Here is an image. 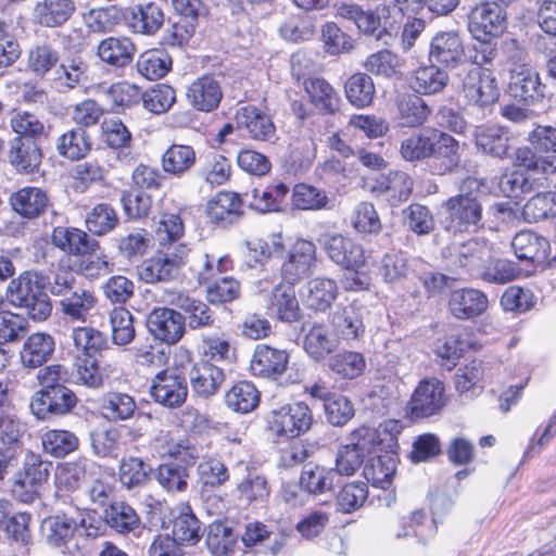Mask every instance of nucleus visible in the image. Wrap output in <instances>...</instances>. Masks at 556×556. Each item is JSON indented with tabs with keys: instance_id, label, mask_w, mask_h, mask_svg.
I'll use <instances>...</instances> for the list:
<instances>
[{
	"instance_id": "f257e3e1",
	"label": "nucleus",
	"mask_w": 556,
	"mask_h": 556,
	"mask_svg": "<svg viewBox=\"0 0 556 556\" xmlns=\"http://www.w3.org/2000/svg\"><path fill=\"white\" fill-rule=\"evenodd\" d=\"M482 187V180L466 177L459 185V193L444 201L446 230L463 233L482 228V204L478 198Z\"/></svg>"
},
{
	"instance_id": "f03ea898",
	"label": "nucleus",
	"mask_w": 556,
	"mask_h": 556,
	"mask_svg": "<svg viewBox=\"0 0 556 556\" xmlns=\"http://www.w3.org/2000/svg\"><path fill=\"white\" fill-rule=\"evenodd\" d=\"M47 276L40 271L26 270L13 278L7 287V301L21 308L35 321L46 320L52 312V303L46 293Z\"/></svg>"
},
{
	"instance_id": "7ed1b4c3",
	"label": "nucleus",
	"mask_w": 556,
	"mask_h": 556,
	"mask_svg": "<svg viewBox=\"0 0 556 556\" xmlns=\"http://www.w3.org/2000/svg\"><path fill=\"white\" fill-rule=\"evenodd\" d=\"M186 367H169L160 370L151 381L150 396L159 405L175 409L181 407L188 397Z\"/></svg>"
},
{
	"instance_id": "20e7f679",
	"label": "nucleus",
	"mask_w": 556,
	"mask_h": 556,
	"mask_svg": "<svg viewBox=\"0 0 556 556\" xmlns=\"http://www.w3.org/2000/svg\"><path fill=\"white\" fill-rule=\"evenodd\" d=\"M313 413L304 402L286 404L270 413L268 428L281 439H294L306 433L313 424Z\"/></svg>"
},
{
	"instance_id": "39448f33",
	"label": "nucleus",
	"mask_w": 556,
	"mask_h": 556,
	"mask_svg": "<svg viewBox=\"0 0 556 556\" xmlns=\"http://www.w3.org/2000/svg\"><path fill=\"white\" fill-rule=\"evenodd\" d=\"M509 96L526 105H536L545 98L546 86L542 84L539 72L531 65L521 63L509 68Z\"/></svg>"
},
{
	"instance_id": "423d86ee",
	"label": "nucleus",
	"mask_w": 556,
	"mask_h": 556,
	"mask_svg": "<svg viewBox=\"0 0 556 556\" xmlns=\"http://www.w3.org/2000/svg\"><path fill=\"white\" fill-rule=\"evenodd\" d=\"M467 27L472 38H498L507 27V12L497 2L482 1L471 8Z\"/></svg>"
},
{
	"instance_id": "0eeeda50",
	"label": "nucleus",
	"mask_w": 556,
	"mask_h": 556,
	"mask_svg": "<svg viewBox=\"0 0 556 556\" xmlns=\"http://www.w3.org/2000/svg\"><path fill=\"white\" fill-rule=\"evenodd\" d=\"M464 97L472 105L488 108L500 97L497 79L489 67L469 68L462 81Z\"/></svg>"
},
{
	"instance_id": "6e6552de",
	"label": "nucleus",
	"mask_w": 556,
	"mask_h": 556,
	"mask_svg": "<svg viewBox=\"0 0 556 556\" xmlns=\"http://www.w3.org/2000/svg\"><path fill=\"white\" fill-rule=\"evenodd\" d=\"M446 404L445 388L437 378L422 379L408 402L413 418H428L439 414Z\"/></svg>"
},
{
	"instance_id": "1a4fd4ad",
	"label": "nucleus",
	"mask_w": 556,
	"mask_h": 556,
	"mask_svg": "<svg viewBox=\"0 0 556 556\" xmlns=\"http://www.w3.org/2000/svg\"><path fill=\"white\" fill-rule=\"evenodd\" d=\"M290 354L285 349L258 343L250 359V371L254 377L277 381L287 371Z\"/></svg>"
},
{
	"instance_id": "9d476101",
	"label": "nucleus",
	"mask_w": 556,
	"mask_h": 556,
	"mask_svg": "<svg viewBox=\"0 0 556 556\" xmlns=\"http://www.w3.org/2000/svg\"><path fill=\"white\" fill-rule=\"evenodd\" d=\"M77 402L76 394L66 386L56 387L36 392L30 402V410L38 419L46 420L71 413Z\"/></svg>"
},
{
	"instance_id": "9b49d317",
	"label": "nucleus",
	"mask_w": 556,
	"mask_h": 556,
	"mask_svg": "<svg viewBox=\"0 0 556 556\" xmlns=\"http://www.w3.org/2000/svg\"><path fill=\"white\" fill-rule=\"evenodd\" d=\"M323 250L337 265L348 270H359L365 265L362 244L339 233L325 235L319 240Z\"/></svg>"
},
{
	"instance_id": "f8f14e48",
	"label": "nucleus",
	"mask_w": 556,
	"mask_h": 556,
	"mask_svg": "<svg viewBox=\"0 0 556 556\" xmlns=\"http://www.w3.org/2000/svg\"><path fill=\"white\" fill-rule=\"evenodd\" d=\"M151 336L163 343L176 344L186 331L184 315L173 308L156 307L147 318Z\"/></svg>"
},
{
	"instance_id": "ddd939ff",
	"label": "nucleus",
	"mask_w": 556,
	"mask_h": 556,
	"mask_svg": "<svg viewBox=\"0 0 556 556\" xmlns=\"http://www.w3.org/2000/svg\"><path fill=\"white\" fill-rule=\"evenodd\" d=\"M490 256L491 247L488 241L475 238L451 245L446 258L451 266L471 273L480 269Z\"/></svg>"
},
{
	"instance_id": "4468645a",
	"label": "nucleus",
	"mask_w": 556,
	"mask_h": 556,
	"mask_svg": "<svg viewBox=\"0 0 556 556\" xmlns=\"http://www.w3.org/2000/svg\"><path fill=\"white\" fill-rule=\"evenodd\" d=\"M465 54V47L456 31H440L435 34L429 47L428 59L443 68L457 67Z\"/></svg>"
},
{
	"instance_id": "2eb2a0df",
	"label": "nucleus",
	"mask_w": 556,
	"mask_h": 556,
	"mask_svg": "<svg viewBox=\"0 0 556 556\" xmlns=\"http://www.w3.org/2000/svg\"><path fill=\"white\" fill-rule=\"evenodd\" d=\"M316 247L312 241L298 240L290 249L281 274L285 281L299 282L316 266Z\"/></svg>"
},
{
	"instance_id": "dca6fc26",
	"label": "nucleus",
	"mask_w": 556,
	"mask_h": 556,
	"mask_svg": "<svg viewBox=\"0 0 556 556\" xmlns=\"http://www.w3.org/2000/svg\"><path fill=\"white\" fill-rule=\"evenodd\" d=\"M186 372L192 392L204 399L217 393L225 381L224 368L210 361L197 362Z\"/></svg>"
},
{
	"instance_id": "f3484780",
	"label": "nucleus",
	"mask_w": 556,
	"mask_h": 556,
	"mask_svg": "<svg viewBox=\"0 0 556 556\" xmlns=\"http://www.w3.org/2000/svg\"><path fill=\"white\" fill-rule=\"evenodd\" d=\"M186 99L199 112H213L223 99L222 86L213 75H202L187 87Z\"/></svg>"
},
{
	"instance_id": "a211bd4d",
	"label": "nucleus",
	"mask_w": 556,
	"mask_h": 556,
	"mask_svg": "<svg viewBox=\"0 0 556 556\" xmlns=\"http://www.w3.org/2000/svg\"><path fill=\"white\" fill-rule=\"evenodd\" d=\"M236 127L257 141H269L276 135L271 117L255 105L240 108L235 116Z\"/></svg>"
},
{
	"instance_id": "6ab92c4d",
	"label": "nucleus",
	"mask_w": 556,
	"mask_h": 556,
	"mask_svg": "<svg viewBox=\"0 0 556 556\" xmlns=\"http://www.w3.org/2000/svg\"><path fill=\"white\" fill-rule=\"evenodd\" d=\"M433 154H431V170L435 175L454 172L460 164L459 142L450 134L433 130Z\"/></svg>"
},
{
	"instance_id": "aec40b11",
	"label": "nucleus",
	"mask_w": 556,
	"mask_h": 556,
	"mask_svg": "<svg viewBox=\"0 0 556 556\" xmlns=\"http://www.w3.org/2000/svg\"><path fill=\"white\" fill-rule=\"evenodd\" d=\"M477 149L489 156L504 160L509 156L511 135L508 128L500 125L478 126L473 134Z\"/></svg>"
},
{
	"instance_id": "412c9836",
	"label": "nucleus",
	"mask_w": 556,
	"mask_h": 556,
	"mask_svg": "<svg viewBox=\"0 0 556 556\" xmlns=\"http://www.w3.org/2000/svg\"><path fill=\"white\" fill-rule=\"evenodd\" d=\"M488 306L489 300L485 293L473 288L454 290L448 299V309L459 320L481 316Z\"/></svg>"
},
{
	"instance_id": "4be33fe9",
	"label": "nucleus",
	"mask_w": 556,
	"mask_h": 556,
	"mask_svg": "<svg viewBox=\"0 0 556 556\" xmlns=\"http://www.w3.org/2000/svg\"><path fill=\"white\" fill-rule=\"evenodd\" d=\"M77 522L66 515H53L41 522V534L45 542L62 554L70 553V544L74 540Z\"/></svg>"
},
{
	"instance_id": "5701e85b",
	"label": "nucleus",
	"mask_w": 556,
	"mask_h": 556,
	"mask_svg": "<svg viewBox=\"0 0 556 556\" xmlns=\"http://www.w3.org/2000/svg\"><path fill=\"white\" fill-rule=\"evenodd\" d=\"M172 304L184 312L185 323L190 329L201 330L215 326L216 315L208 302L179 292L172 300Z\"/></svg>"
},
{
	"instance_id": "b1692460",
	"label": "nucleus",
	"mask_w": 556,
	"mask_h": 556,
	"mask_svg": "<svg viewBox=\"0 0 556 556\" xmlns=\"http://www.w3.org/2000/svg\"><path fill=\"white\" fill-rule=\"evenodd\" d=\"M242 205L243 200L238 193L222 191L207 202L205 212L213 224L227 227L240 220Z\"/></svg>"
},
{
	"instance_id": "393cba45",
	"label": "nucleus",
	"mask_w": 556,
	"mask_h": 556,
	"mask_svg": "<svg viewBox=\"0 0 556 556\" xmlns=\"http://www.w3.org/2000/svg\"><path fill=\"white\" fill-rule=\"evenodd\" d=\"M296 282L285 281L277 285L269 296V314L282 323L292 324L301 318V308L295 295Z\"/></svg>"
},
{
	"instance_id": "a878e982",
	"label": "nucleus",
	"mask_w": 556,
	"mask_h": 556,
	"mask_svg": "<svg viewBox=\"0 0 556 556\" xmlns=\"http://www.w3.org/2000/svg\"><path fill=\"white\" fill-rule=\"evenodd\" d=\"M94 467V463L86 457L60 464L55 472L56 489L66 493L79 490L92 477Z\"/></svg>"
},
{
	"instance_id": "bb28decb",
	"label": "nucleus",
	"mask_w": 556,
	"mask_h": 556,
	"mask_svg": "<svg viewBox=\"0 0 556 556\" xmlns=\"http://www.w3.org/2000/svg\"><path fill=\"white\" fill-rule=\"evenodd\" d=\"M9 163L18 172L30 174L36 172L42 160V152L34 139L15 137L10 141Z\"/></svg>"
},
{
	"instance_id": "cd10ccee",
	"label": "nucleus",
	"mask_w": 556,
	"mask_h": 556,
	"mask_svg": "<svg viewBox=\"0 0 556 556\" xmlns=\"http://www.w3.org/2000/svg\"><path fill=\"white\" fill-rule=\"evenodd\" d=\"M54 338L46 332H35L27 337L20 351L21 363L24 367L35 369L41 367L53 355Z\"/></svg>"
},
{
	"instance_id": "c85d7f7f",
	"label": "nucleus",
	"mask_w": 556,
	"mask_h": 556,
	"mask_svg": "<svg viewBox=\"0 0 556 556\" xmlns=\"http://www.w3.org/2000/svg\"><path fill=\"white\" fill-rule=\"evenodd\" d=\"M75 11L73 0H42L35 4L33 20L43 27H61L71 20Z\"/></svg>"
},
{
	"instance_id": "c756f323",
	"label": "nucleus",
	"mask_w": 556,
	"mask_h": 556,
	"mask_svg": "<svg viewBox=\"0 0 556 556\" xmlns=\"http://www.w3.org/2000/svg\"><path fill=\"white\" fill-rule=\"evenodd\" d=\"M303 349L316 362L325 359L338 348V341L325 323H313L303 327Z\"/></svg>"
},
{
	"instance_id": "7c9ffc66",
	"label": "nucleus",
	"mask_w": 556,
	"mask_h": 556,
	"mask_svg": "<svg viewBox=\"0 0 556 556\" xmlns=\"http://www.w3.org/2000/svg\"><path fill=\"white\" fill-rule=\"evenodd\" d=\"M303 87L309 102L321 113L333 115L340 110L341 98L338 91L323 77H308Z\"/></svg>"
},
{
	"instance_id": "2f4dec72",
	"label": "nucleus",
	"mask_w": 556,
	"mask_h": 556,
	"mask_svg": "<svg viewBox=\"0 0 556 556\" xmlns=\"http://www.w3.org/2000/svg\"><path fill=\"white\" fill-rule=\"evenodd\" d=\"M52 243L62 251L74 255L93 254L99 249L98 240L78 228H54Z\"/></svg>"
},
{
	"instance_id": "473e14b6",
	"label": "nucleus",
	"mask_w": 556,
	"mask_h": 556,
	"mask_svg": "<svg viewBox=\"0 0 556 556\" xmlns=\"http://www.w3.org/2000/svg\"><path fill=\"white\" fill-rule=\"evenodd\" d=\"M450 75L445 68L433 63L419 66L410 78V88L420 96L442 93L447 87Z\"/></svg>"
},
{
	"instance_id": "72a5a7b5",
	"label": "nucleus",
	"mask_w": 556,
	"mask_h": 556,
	"mask_svg": "<svg viewBox=\"0 0 556 556\" xmlns=\"http://www.w3.org/2000/svg\"><path fill=\"white\" fill-rule=\"evenodd\" d=\"M96 305L94 293L80 286L59 301L60 312L70 321L86 323Z\"/></svg>"
},
{
	"instance_id": "f704fd0d",
	"label": "nucleus",
	"mask_w": 556,
	"mask_h": 556,
	"mask_svg": "<svg viewBox=\"0 0 556 556\" xmlns=\"http://www.w3.org/2000/svg\"><path fill=\"white\" fill-rule=\"evenodd\" d=\"M136 47L127 37H108L97 47V55L109 66L126 67L132 62Z\"/></svg>"
},
{
	"instance_id": "c9c22d12",
	"label": "nucleus",
	"mask_w": 556,
	"mask_h": 556,
	"mask_svg": "<svg viewBox=\"0 0 556 556\" xmlns=\"http://www.w3.org/2000/svg\"><path fill=\"white\" fill-rule=\"evenodd\" d=\"M331 325L336 334L343 340H355L363 336V308L355 302L338 307L332 314Z\"/></svg>"
},
{
	"instance_id": "e433bc0d",
	"label": "nucleus",
	"mask_w": 556,
	"mask_h": 556,
	"mask_svg": "<svg viewBox=\"0 0 556 556\" xmlns=\"http://www.w3.org/2000/svg\"><path fill=\"white\" fill-rule=\"evenodd\" d=\"M127 21L135 33L154 35L164 24V12L155 2L140 3L130 9Z\"/></svg>"
},
{
	"instance_id": "4c0bfd02",
	"label": "nucleus",
	"mask_w": 556,
	"mask_h": 556,
	"mask_svg": "<svg viewBox=\"0 0 556 556\" xmlns=\"http://www.w3.org/2000/svg\"><path fill=\"white\" fill-rule=\"evenodd\" d=\"M511 248L518 260L541 264L548 256L549 243L535 232L520 231L514 237Z\"/></svg>"
},
{
	"instance_id": "58836bf2",
	"label": "nucleus",
	"mask_w": 556,
	"mask_h": 556,
	"mask_svg": "<svg viewBox=\"0 0 556 556\" xmlns=\"http://www.w3.org/2000/svg\"><path fill=\"white\" fill-rule=\"evenodd\" d=\"M337 471L318 464L308 463L302 468L299 484L301 490L312 495L332 491Z\"/></svg>"
},
{
	"instance_id": "ea45409f",
	"label": "nucleus",
	"mask_w": 556,
	"mask_h": 556,
	"mask_svg": "<svg viewBox=\"0 0 556 556\" xmlns=\"http://www.w3.org/2000/svg\"><path fill=\"white\" fill-rule=\"evenodd\" d=\"M12 208L21 216L35 218L41 215L49 205V198L40 188L24 187L10 198Z\"/></svg>"
},
{
	"instance_id": "a19ab883",
	"label": "nucleus",
	"mask_w": 556,
	"mask_h": 556,
	"mask_svg": "<svg viewBox=\"0 0 556 556\" xmlns=\"http://www.w3.org/2000/svg\"><path fill=\"white\" fill-rule=\"evenodd\" d=\"M92 148V141L87 130L81 127H74L64 131L55 140V149L59 155L71 160L84 159Z\"/></svg>"
},
{
	"instance_id": "79ce46f5",
	"label": "nucleus",
	"mask_w": 556,
	"mask_h": 556,
	"mask_svg": "<svg viewBox=\"0 0 556 556\" xmlns=\"http://www.w3.org/2000/svg\"><path fill=\"white\" fill-rule=\"evenodd\" d=\"M106 525L116 533L129 534L141 529V519L137 511L125 502L111 503L104 510Z\"/></svg>"
},
{
	"instance_id": "37998d69",
	"label": "nucleus",
	"mask_w": 556,
	"mask_h": 556,
	"mask_svg": "<svg viewBox=\"0 0 556 556\" xmlns=\"http://www.w3.org/2000/svg\"><path fill=\"white\" fill-rule=\"evenodd\" d=\"M396 106L401 124L409 128L424 125L432 112L427 102L416 92L401 96Z\"/></svg>"
},
{
	"instance_id": "c03bdc74",
	"label": "nucleus",
	"mask_w": 556,
	"mask_h": 556,
	"mask_svg": "<svg viewBox=\"0 0 556 556\" xmlns=\"http://www.w3.org/2000/svg\"><path fill=\"white\" fill-rule=\"evenodd\" d=\"M103 417L112 422L126 421L137 412L135 399L123 392H108L101 399L100 405Z\"/></svg>"
},
{
	"instance_id": "a18cd8bd",
	"label": "nucleus",
	"mask_w": 556,
	"mask_h": 556,
	"mask_svg": "<svg viewBox=\"0 0 556 556\" xmlns=\"http://www.w3.org/2000/svg\"><path fill=\"white\" fill-rule=\"evenodd\" d=\"M288 193V186L279 182L274 186H268L264 190L255 188L251 192L244 193V198L251 208L260 213H267L279 211Z\"/></svg>"
},
{
	"instance_id": "49530a36",
	"label": "nucleus",
	"mask_w": 556,
	"mask_h": 556,
	"mask_svg": "<svg viewBox=\"0 0 556 556\" xmlns=\"http://www.w3.org/2000/svg\"><path fill=\"white\" fill-rule=\"evenodd\" d=\"M338 296L337 282L330 278H315L307 282L305 304L309 309L326 312Z\"/></svg>"
},
{
	"instance_id": "de8ad7c7",
	"label": "nucleus",
	"mask_w": 556,
	"mask_h": 556,
	"mask_svg": "<svg viewBox=\"0 0 556 556\" xmlns=\"http://www.w3.org/2000/svg\"><path fill=\"white\" fill-rule=\"evenodd\" d=\"M345 98L356 109L371 105L376 88L372 78L366 73L351 75L344 84Z\"/></svg>"
},
{
	"instance_id": "09e8293b",
	"label": "nucleus",
	"mask_w": 556,
	"mask_h": 556,
	"mask_svg": "<svg viewBox=\"0 0 556 556\" xmlns=\"http://www.w3.org/2000/svg\"><path fill=\"white\" fill-rule=\"evenodd\" d=\"M162 168L165 173L181 177L195 164V152L188 144H172L162 155Z\"/></svg>"
},
{
	"instance_id": "8fccbe9b",
	"label": "nucleus",
	"mask_w": 556,
	"mask_h": 556,
	"mask_svg": "<svg viewBox=\"0 0 556 556\" xmlns=\"http://www.w3.org/2000/svg\"><path fill=\"white\" fill-rule=\"evenodd\" d=\"M237 538L232 527L217 520L208 526L205 543L213 556H229L233 552Z\"/></svg>"
},
{
	"instance_id": "3c124183",
	"label": "nucleus",
	"mask_w": 556,
	"mask_h": 556,
	"mask_svg": "<svg viewBox=\"0 0 556 556\" xmlns=\"http://www.w3.org/2000/svg\"><path fill=\"white\" fill-rule=\"evenodd\" d=\"M154 477L167 493H182L188 489L190 473L186 466H180L178 462H167L157 467Z\"/></svg>"
},
{
	"instance_id": "603ef678",
	"label": "nucleus",
	"mask_w": 556,
	"mask_h": 556,
	"mask_svg": "<svg viewBox=\"0 0 556 556\" xmlns=\"http://www.w3.org/2000/svg\"><path fill=\"white\" fill-rule=\"evenodd\" d=\"M71 375V383L98 390L104 384V377L96 357L77 356Z\"/></svg>"
},
{
	"instance_id": "864d4df0",
	"label": "nucleus",
	"mask_w": 556,
	"mask_h": 556,
	"mask_svg": "<svg viewBox=\"0 0 556 556\" xmlns=\"http://www.w3.org/2000/svg\"><path fill=\"white\" fill-rule=\"evenodd\" d=\"M364 68L376 76L386 78L399 77L402 74L403 61L388 49L369 54L363 63Z\"/></svg>"
},
{
	"instance_id": "5fc2aeb1",
	"label": "nucleus",
	"mask_w": 556,
	"mask_h": 556,
	"mask_svg": "<svg viewBox=\"0 0 556 556\" xmlns=\"http://www.w3.org/2000/svg\"><path fill=\"white\" fill-rule=\"evenodd\" d=\"M226 404L235 412L247 414L260 403V392L250 381H239L225 395Z\"/></svg>"
},
{
	"instance_id": "6e6d98bb",
	"label": "nucleus",
	"mask_w": 556,
	"mask_h": 556,
	"mask_svg": "<svg viewBox=\"0 0 556 556\" xmlns=\"http://www.w3.org/2000/svg\"><path fill=\"white\" fill-rule=\"evenodd\" d=\"M328 368L340 378L352 380L364 372L366 361L359 352L343 351L328 359Z\"/></svg>"
},
{
	"instance_id": "4d7b16f0",
	"label": "nucleus",
	"mask_w": 556,
	"mask_h": 556,
	"mask_svg": "<svg viewBox=\"0 0 556 556\" xmlns=\"http://www.w3.org/2000/svg\"><path fill=\"white\" fill-rule=\"evenodd\" d=\"M60 62L59 51L49 42L34 45L27 53V67L37 77H43Z\"/></svg>"
},
{
	"instance_id": "13d9d810",
	"label": "nucleus",
	"mask_w": 556,
	"mask_h": 556,
	"mask_svg": "<svg viewBox=\"0 0 556 556\" xmlns=\"http://www.w3.org/2000/svg\"><path fill=\"white\" fill-rule=\"evenodd\" d=\"M41 442L43 451L55 458H63L79 447L78 437L68 430H49L43 433Z\"/></svg>"
},
{
	"instance_id": "bf43d9fd",
	"label": "nucleus",
	"mask_w": 556,
	"mask_h": 556,
	"mask_svg": "<svg viewBox=\"0 0 556 556\" xmlns=\"http://www.w3.org/2000/svg\"><path fill=\"white\" fill-rule=\"evenodd\" d=\"M119 223L118 215L109 203L94 205L86 215L85 224L88 231L96 236H104L113 231Z\"/></svg>"
},
{
	"instance_id": "052dcab7",
	"label": "nucleus",
	"mask_w": 556,
	"mask_h": 556,
	"mask_svg": "<svg viewBox=\"0 0 556 556\" xmlns=\"http://www.w3.org/2000/svg\"><path fill=\"white\" fill-rule=\"evenodd\" d=\"M136 66L140 75L154 80L164 77L169 72L172 59L163 50H148L139 55Z\"/></svg>"
},
{
	"instance_id": "680f3d73",
	"label": "nucleus",
	"mask_w": 556,
	"mask_h": 556,
	"mask_svg": "<svg viewBox=\"0 0 556 556\" xmlns=\"http://www.w3.org/2000/svg\"><path fill=\"white\" fill-rule=\"evenodd\" d=\"M395 473V460L390 455L369 458L364 467V477L367 482L380 489H388Z\"/></svg>"
},
{
	"instance_id": "e2e57ef3",
	"label": "nucleus",
	"mask_w": 556,
	"mask_h": 556,
	"mask_svg": "<svg viewBox=\"0 0 556 556\" xmlns=\"http://www.w3.org/2000/svg\"><path fill=\"white\" fill-rule=\"evenodd\" d=\"M172 532L173 538L177 539V542L181 544L194 545L200 541L201 522L189 506L184 507L174 518Z\"/></svg>"
},
{
	"instance_id": "0e129e2a",
	"label": "nucleus",
	"mask_w": 556,
	"mask_h": 556,
	"mask_svg": "<svg viewBox=\"0 0 556 556\" xmlns=\"http://www.w3.org/2000/svg\"><path fill=\"white\" fill-rule=\"evenodd\" d=\"M522 216L528 223L556 217V192H538L523 205Z\"/></svg>"
},
{
	"instance_id": "69168bd1",
	"label": "nucleus",
	"mask_w": 556,
	"mask_h": 556,
	"mask_svg": "<svg viewBox=\"0 0 556 556\" xmlns=\"http://www.w3.org/2000/svg\"><path fill=\"white\" fill-rule=\"evenodd\" d=\"M137 274L146 283L168 282L179 278L170 265L156 252L137 267Z\"/></svg>"
},
{
	"instance_id": "338daca9",
	"label": "nucleus",
	"mask_w": 556,
	"mask_h": 556,
	"mask_svg": "<svg viewBox=\"0 0 556 556\" xmlns=\"http://www.w3.org/2000/svg\"><path fill=\"white\" fill-rule=\"evenodd\" d=\"M377 189L386 193L391 200L404 202L412 193L413 179L405 172H390L377 181Z\"/></svg>"
},
{
	"instance_id": "774afa93",
	"label": "nucleus",
	"mask_w": 556,
	"mask_h": 556,
	"mask_svg": "<svg viewBox=\"0 0 556 556\" xmlns=\"http://www.w3.org/2000/svg\"><path fill=\"white\" fill-rule=\"evenodd\" d=\"M151 473V466L139 457L124 459L119 466V481L128 490L144 486Z\"/></svg>"
}]
</instances>
